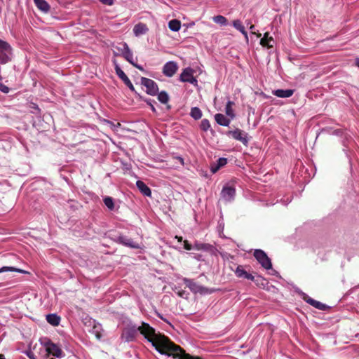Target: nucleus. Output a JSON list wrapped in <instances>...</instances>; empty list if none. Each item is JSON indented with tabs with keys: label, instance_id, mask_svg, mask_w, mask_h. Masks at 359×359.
<instances>
[{
	"label": "nucleus",
	"instance_id": "nucleus-1",
	"mask_svg": "<svg viewBox=\"0 0 359 359\" xmlns=\"http://www.w3.org/2000/svg\"><path fill=\"white\" fill-rule=\"evenodd\" d=\"M158 353L179 359H201L186 353L179 346L172 342L168 337L158 332Z\"/></svg>",
	"mask_w": 359,
	"mask_h": 359
},
{
	"label": "nucleus",
	"instance_id": "nucleus-2",
	"mask_svg": "<svg viewBox=\"0 0 359 359\" xmlns=\"http://www.w3.org/2000/svg\"><path fill=\"white\" fill-rule=\"evenodd\" d=\"M137 332H140V333L151 344L152 346L157 350V334L155 332V329L151 327L148 323H142V325L137 327L135 326L127 327L124 330L122 337L124 338L126 341H131L135 339Z\"/></svg>",
	"mask_w": 359,
	"mask_h": 359
},
{
	"label": "nucleus",
	"instance_id": "nucleus-3",
	"mask_svg": "<svg viewBox=\"0 0 359 359\" xmlns=\"http://www.w3.org/2000/svg\"><path fill=\"white\" fill-rule=\"evenodd\" d=\"M253 255L264 269L268 270L272 268L271 259L267 256L264 251L259 249L255 250Z\"/></svg>",
	"mask_w": 359,
	"mask_h": 359
},
{
	"label": "nucleus",
	"instance_id": "nucleus-4",
	"mask_svg": "<svg viewBox=\"0 0 359 359\" xmlns=\"http://www.w3.org/2000/svg\"><path fill=\"white\" fill-rule=\"evenodd\" d=\"M12 54V48L5 41L0 39V62L6 64L11 60V55Z\"/></svg>",
	"mask_w": 359,
	"mask_h": 359
},
{
	"label": "nucleus",
	"instance_id": "nucleus-5",
	"mask_svg": "<svg viewBox=\"0 0 359 359\" xmlns=\"http://www.w3.org/2000/svg\"><path fill=\"white\" fill-rule=\"evenodd\" d=\"M250 266L238 265L234 270L236 277L239 278L247 279L253 281L255 280L254 276L250 273Z\"/></svg>",
	"mask_w": 359,
	"mask_h": 359
},
{
	"label": "nucleus",
	"instance_id": "nucleus-6",
	"mask_svg": "<svg viewBox=\"0 0 359 359\" xmlns=\"http://www.w3.org/2000/svg\"><path fill=\"white\" fill-rule=\"evenodd\" d=\"M141 83L145 88L147 94L153 96L157 95V86L153 80L142 77Z\"/></svg>",
	"mask_w": 359,
	"mask_h": 359
},
{
	"label": "nucleus",
	"instance_id": "nucleus-7",
	"mask_svg": "<svg viewBox=\"0 0 359 359\" xmlns=\"http://www.w3.org/2000/svg\"><path fill=\"white\" fill-rule=\"evenodd\" d=\"M114 69L116 74L117 76L123 81V83L132 90H135V88L128 79V77L126 76V74L123 72V71L121 69L119 65L114 62Z\"/></svg>",
	"mask_w": 359,
	"mask_h": 359
},
{
	"label": "nucleus",
	"instance_id": "nucleus-8",
	"mask_svg": "<svg viewBox=\"0 0 359 359\" xmlns=\"http://www.w3.org/2000/svg\"><path fill=\"white\" fill-rule=\"evenodd\" d=\"M46 351L47 352V357L53 355V356L60 358L62 355V349L57 344L52 342H48L46 344Z\"/></svg>",
	"mask_w": 359,
	"mask_h": 359
},
{
	"label": "nucleus",
	"instance_id": "nucleus-9",
	"mask_svg": "<svg viewBox=\"0 0 359 359\" xmlns=\"http://www.w3.org/2000/svg\"><path fill=\"white\" fill-rule=\"evenodd\" d=\"M180 79L182 82H188L191 84L197 83V80L193 76V70L191 68H186L180 74Z\"/></svg>",
	"mask_w": 359,
	"mask_h": 359
},
{
	"label": "nucleus",
	"instance_id": "nucleus-10",
	"mask_svg": "<svg viewBox=\"0 0 359 359\" xmlns=\"http://www.w3.org/2000/svg\"><path fill=\"white\" fill-rule=\"evenodd\" d=\"M233 139L241 142L243 144L247 145L248 143V134L241 129H236L233 131H229Z\"/></svg>",
	"mask_w": 359,
	"mask_h": 359
},
{
	"label": "nucleus",
	"instance_id": "nucleus-11",
	"mask_svg": "<svg viewBox=\"0 0 359 359\" xmlns=\"http://www.w3.org/2000/svg\"><path fill=\"white\" fill-rule=\"evenodd\" d=\"M178 69V66L176 62L170 61L168 62L163 67V73L168 77L172 76Z\"/></svg>",
	"mask_w": 359,
	"mask_h": 359
},
{
	"label": "nucleus",
	"instance_id": "nucleus-12",
	"mask_svg": "<svg viewBox=\"0 0 359 359\" xmlns=\"http://www.w3.org/2000/svg\"><path fill=\"white\" fill-rule=\"evenodd\" d=\"M236 194V190L231 187H224L221 195L223 199L226 201H230L233 199Z\"/></svg>",
	"mask_w": 359,
	"mask_h": 359
},
{
	"label": "nucleus",
	"instance_id": "nucleus-13",
	"mask_svg": "<svg viewBox=\"0 0 359 359\" xmlns=\"http://www.w3.org/2000/svg\"><path fill=\"white\" fill-rule=\"evenodd\" d=\"M118 241L120 243L123 244L125 246L137 249L140 248V245L137 242L134 241L132 238H128L126 236H121L118 237Z\"/></svg>",
	"mask_w": 359,
	"mask_h": 359
},
{
	"label": "nucleus",
	"instance_id": "nucleus-14",
	"mask_svg": "<svg viewBox=\"0 0 359 359\" xmlns=\"http://www.w3.org/2000/svg\"><path fill=\"white\" fill-rule=\"evenodd\" d=\"M149 29L147 26L142 22H140L135 25L133 28V32L136 36L145 34L148 32Z\"/></svg>",
	"mask_w": 359,
	"mask_h": 359
},
{
	"label": "nucleus",
	"instance_id": "nucleus-15",
	"mask_svg": "<svg viewBox=\"0 0 359 359\" xmlns=\"http://www.w3.org/2000/svg\"><path fill=\"white\" fill-rule=\"evenodd\" d=\"M294 93L292 89H278L273 92V94L278 97L287 98L291 97Z\"/></svg>",
	"mask_w": 359,
	"mask_h": 359
},
{
	"label": "nucleus",
	"instance_id": "nucleus-16",
	"mask_svg": "<svg viewBox=\"0 0 359 359\" xmlns=\"http://www.w3.org/2000/svg\"><path fill=\"white\" fill-rule=\"evenodd\" d=\"M273 43L274 40L272 36H269V32H266L260 40V44L264 47L271 48Z\"/></svg>",
	"mask_w": 359,
	"mask_h": 359
},
{
	"label": "nucleus",
	"instance_id": "nucleus-17",
	"mask_svg": "<svg viewBox=\"0 0 359 359\" xmlns=\"http://www.w3.org/2000/svg\"><path fill=\"white\" fill-rule=\"evenodd\" d=\"M215 119L217 124L222 126H229L231 123V119L226 118L222 114H216L215 115Z\"/></svg>",
	"mask_w": 359,
	"mask_h": 359
},
{
	"label": "nucleus",
	"instance_id": "nucleus-18",
	"mask_svg": "<svg viewBox=\"0 0 359 359\" xmlns=\"http://www.w3.org/2000/svg\"><path fill=\"white\" fill-rule=\"evenodd\" d=\"M136 185L142 194L147 196H151V189L144 182L140 180H137L136 182Z\"/></svg>",
	"mask_w": 359,
	"mask_h": 359
},
{
	"label": "nucleus",
	"instance_id": "nucleus-19",
	"mask_svg": "<svg viewBox=\"0 0 359 359\" xmlns=\"http://www.w3.org/2000/svg\"><path fill=\"white\" fill-rule=\"evenodd\" d=\"M122 55L124 58L128 61L131 65H133L135 62L133 61V55L130 49L129 48L128 44L125 43L123 44V50L122 51Z\"/></svg>",
	"mask_w": 359,
	"mask_h": 359
},
{
	"label": "nucleus",
	"instance_id": "nucleus-20",
	"mask_svg": "<svg viewBox=\"0 0 359 359\" xmlns=\"http://www.w3.org/2000/svg\"><path fill=\"white\" fill-rule=\"evenodd\" d=\"M36 6L41 11L48 13L50 11V6L45 0H34Z\"/></svg>",
	"mask_w": 359,
	"mask_h": 359
},
{
	"label": "nucleus",
	"instance_id": "nucleus-21",
	"mask_svg": "<svg viewBox=\"0 0 359 359\" xmlns=\"http://www.w3.org/2000/svg\"><path fill=\"white\" fill-rule=\"evenodd\" d=\"M304 300L308 303L310 305L314 306L315 308L318 309H320V310H325V308H326V305L318 302V301H316L309 297H306L304 298Z\"/></svg>",
	"mask_w": 359,
	"mask_h": 359
},
{
	"label": "nucleus",
	"instance_id": "nucleus-22",
	"mask_svg": "<svg viewBox=\"0 0 359 359\" xmlns=\"http://www.w3.org/2000/svg\"><path fill=\"white\" fill-rule=\"evenodd\" d=\"M227 163V159L225 158H219L216 164L211 165V171L212 173L217 172L222 167Z\"/></svg>",
	"mask_w": 359,
	"mask_h": 359
},
{
	"label": "nucleus",
	"instance_id": "nucleus-23",
	"mask_svg": "<svg viewBox=\"0 0 359 359\" xmlns=\"http://www.w3.org/2000/svg\"><path fill=\"white\" fill-rule=\"evenodd\" d=\"M47 322L53 326H57L60 322V317L55 313L48 314L46 316Z\"/></svg>",
	"mask_w": 359,
	"mask_h": 359
},
{
	"label": "nucleus",
	"instance_id": "nucleus-24",
	"mask_svg": "<svg viewBox=\"0 0 359 359\" xmlns=\"http://www.w3.org/2000/svg\"><path fill=\"white\" fill-rule=\"evenodd\" d=\"M213 248V246L210 244L199 242H196L194 245V249L197 250L212 251Z\"/></svg>",
	"mask_w": 359,
	"mask_h": 359
},
{
	"label": "nucleus",
	"instance_id": "nucleus-25",
	"mask_svg": "<svg viewBox=\"0 0 359 359\" xmlns=\"http://www.w3.org/2000/svg\"><path fill=\"white\" fill-rule=\"evenodd\" d=\"M233 105H234V102L229 100L225 107V113L228 116L231 118V119H233L235 117V114L232 109Z\"/></svg>",
	"mask_w": 359,
	"mask_h": 359
},
{
	"label": "nucleus",
	"instance_id": "nucleus-26",
	"mask_svg": "<svg viewBox=\"0 0 359 359\" xmlns=\"http://www.w3.org/2000/svg\"><path fill=\"white\" fill-rule=\"evenodd\" d=\"M168 27L173 32H177L181 28V22L176 19L172 20L168 22Z\"/></svg>",
	"mask_w": 359,
	"mask_h": 359
},
{
	"label": "nucleus",
	"instance_id": "nucleus-27",
	"mask_svg": "<svg viewBox=\"0 0 359 359\" xmlns=\"http://www.w3.org/2000/svg\"><path fill=\"white\" fill-rule=\"evenodd\" d=\"M190 116L195 120H198L202 117V111L198 107H192Z\"/></svg>",
	"mask_w": 359,
	"mask_h": 359
},
{
	"label": "nucleus",
	"instance_id": "nucleus-28",
	"mask_svg": "<svg viewBox=\"0 0 359 359\" xmlns=\"http://www.w3.org/2000/svg\"><path fill=\"white\" fill-rule=\"evenodd\" d=\"M7 271H16L21 273H27V272L22 270V269H18L15 267H10V266H4L0 269V273L3 272H7Z\"/></svg>",
	"mask_w": 359,
	"mask_h": 359
},
{
	"label": "nucleus",
	"instance_id": "nucleus-29",
	"mask_svg": "<svg viewBox=\"0 0 359 359\" xmlns=\"http://www.w3.org/2000/svg\"><path fill=\"white\" fill-rule=\"evenodd\" d=\"M158 101L163 104H166L169 101V95L165 91L158 93Z\"/></svg>",
	"mask_w": 359,
	"mask_h": 359
},
{
	"label": "nucleus",
	"instance_id": "nucleus-30",
	"mask_svg": "<svg viewBox=\"0 0 359 359\" xmlns=\"http://www.w3.org/2000/svg\"><path fill=\"white\" fill-rule=\"evenodd\" d=\"M104 205L111 210H112L114 208V203L113 198L110 196H106L104 198Z\"/></svg>",
	"mask_w": 359,
	"mask_h": 359
},
{
	"label": "nucleus",
	"instance_id": "nucleus-31",
	"mask_svg": "<svg viewBox=\"0 0 359 359\" xmlns=\"http://www.w3.org/2000/svg\"><path fill=\"white\" fill-rule=\"evenodd\" d=\"M213 21L215 23L222 25H226L227 24V20L225 17L222 15H216L213 18Z\"/></svg>",
	"mask_w": 359,
	"mask_h": 359
},
{
	"label": "nucleus",
	"instance_id": "nucleus-32",
	"mask_svg": "<svg viewBox=\"0 0 359 359\" xmlns=\"http://www.w3.org/2000/svg\"><path fill=\"white\" fill-rule=\"evenodd\" d=\"M200 128L203 131H208L210 128V123L208 119H203L201 122Z\"/></svg>",
	"mask_w": 359,
	"mask_h": 359
},
{
	"label": "nucleus",
	"instance_id": "nucleus-33",
	"mask_svg": "<svg viewBox=\"0 0 359 359\" xmlns=\"http://www.w3.org/2000/svg\"><path fill=\"white\" fill-rule=\"evenodd\" d=\"M233 26L239 32H244L245 27L242 25V22L239 20H235L233 21Z\"/></svg>",
	"mask_w": 359,
	"mask_h": 359
},
{
	"label": "nucleus",
	"instance_id": "nucleus-34",
	"mask_svg": "<svg viewBox=\"0 0 359 359\" xmlns=\"http://www.w3.org/2000/svg\"><path fill=\"white\" fill-rule=\"evenodd\" d=\"M0 90L4 93H8L9 88L3 83H0Z\"/></svg>",
	"mask_w": 359,
	"mask_h": 359
},
{
	"label": "nucleus",
	"instance_id": "nucleus-35",
	"mask_svg": "<svg viewBox=\"0 0 359 359\" xmlns=\"http://www.w3.org/2000/svg\"><path fill=\"white\" fill-rule=\"evenodd\" d=\"M145 102L151 107V109L153 111H156V109L153 104V103L155 102L154 100L149 99V100H145Z\"/></svg>",
	"mask_w": 359,
	"mask_h": 359
},
{
	"label": "nucleus",
	"instance_id": "nucleus-36",
	"mask_svg": "<svg viewBox=\"0 0 359 359\" xmlns=\"http://www.w3.org/2000/svg\"><path fill=\"white\" fill-rule=\"evenodd\" d=\"M184 248L187 250H190L191 249H194V246H192L191 244H189L187 241H184Z\"/></svg>",
	"mask_w": 359,
	"mask_h": 359
},
{
	"label": "nucleus",
	"instance_id": "nucleus-37",
	"mask_svg": "<svg viewBox=\"0 0 359 359\" xmlns=\"http://www.w3.org/2000/svg\"><path fill=\"white\" fill-rule=\"evenodd\" d=\"M174 159L176 161V163H179L180 165H184V159L181 156H175Z\"/></svg>",
	"mask_w": 359,
	"mask_h": 359
},
{
	"label": "nucleus",
	"instance_id": "nucleus-38",
	"mask_svg": "<svg viewBox=\"0 0 359 359\" xmlns=\"http://www.w3.org/2000/svg\"><path fill=\"white\" fill-rule=\"evenodd\" d=\"M100 2H102L104 4L111 6L114 3V0H99Z\"/></svg>",
	"mask_w": 359,
	"mask_h": 359
},
{
	"label": "nucleus",
	"instance_id": "nucleus-39",
	"mask_svg": "<svg viewBox=\"0 0 359 359\" xmlns=\"http://www.w3.org/2000/svg\"><path fill=\"white\" fill-rule=\"evenodd\" d=\"M133 65L134 67H135L136 68L139 69H140V70H141V71H143V70H144V69H143V67H142V66H140V65H138L137 64H136V63H135V62L133 64Z\"/></svg>",
	"mask_w": 359,
	"mask_h": 359
},
{
	"label": "nucleus",
	"instance_id": "nucleus-40",
	"mask_svg": "<svg viewBox=\"0 0 359 359\" xmlns=\"http://www.w3.org/2000/svg\"><path fill=\"white\" fill-rule=\"evenodd\" d=\"M243 34V35L244 36L245 40L248 41V33L247 32L245 31V29L244 30V32H241Z\"/></svg>",
	"mask_w": 359,
	"mask_h": 359
},
{
	"label": "nucleus",
	"instance_id": "nucleus-41",
	"mask_svg": "<svg viewBox=\"0 0 359 359\" xmlns=\"http://www.w3.org/2000/svg\"><path fill=\"white\" fill-rule=\"evenodd\" d=\"M178 294L180 296V297H184V294H186V292L182 290L181 292H178Z\"/></svg>",
	"mask_w": 359,
	"mask_h": 359
},
{
	"label": "nucleus",
	"instance_id": "nucleus-42",
	"mask_svg": "<svg viewBox=\"0 0 359 359\" xmlns=\"http://www.w3.org/2000/svg\"><path fill=\"white\" fill-rule=\"evenodd\" d=\"M250 29L251 30L252 33V34H256L255 32H254V29H255V26L253 25H251L250 27Z\"/></svg>",
	"mask_w": 359,
	"mask_h": 359
},
{
	"label": "nucleus",
	"instance_id": "nucleus-43",
	"mask_svg": "<svg viewBox=\"0 0 359 359\" xmlns=\"http://www.w3.org/2000/svg\"><path fill=\"white\" fill-rule=\"evenodd\" d=\"M175 238H177V239L178 240V241H180V242H182V237H181V236H180V237H179V236H175Z\"/></svg>",
	"mask_w": 359,
	"mask_h": 359
},
{
	"label": "nucleus",
	"instance_id": "nucleus-44",
	"mask_svg": "<svg viewBox=\"0 0 359 359\" xmlns=\"http://www.w3.org/2000/svg\"><path fill=\"white\" fill-rule=\"evenodd\" d=\"M355 65H356L357 67H359V58H356V60H355Z\"/></svg>",
	"mask_w": 359,
	"mask_h": 359
},
{
	"label": "nucleus",
	"instance_id": "nucleus-45",
	"mask_svg": "<svg viewBox=\"0 0 359 359\" xmlns=\"http://www.w3.org/2000/svg\"><path fill=\"white\" fill-rule=\"evenodd\" d=\"M28 356L30 359H35V358L33 355L28 354Z\"/></svg>",
	"mask_w": 359,
	"mask_h": 359
},
{
	"label": "nucleus",
	"instance_id": "nucleus-46",
	"mask_svg": "<svg viewBox=\"0 0 359 359\" xmlns=\"http://www.w3.org/2000/svg\"><path fill=\"white\" fill-rule=\"evenodd\" d=\"M0 359H5V357L3 354H0Z\"/></svg>",
	"mask_w": 359,
	"mask_h": 359
},
{
	"label": "nucleus",
	"instance_id": "nucleus-47",
	"mask_svg": "<svg viewBox=\"0 0 359 359\" xmlns=\"http://www.w3.org/2000/svg\"><path fill=\"white\" fill-rule=\"evenodd\" d=\"M257 37H260L261 36V34H257Z\"/></svg>",
	"mask_w": 359,
	"mask_h": 359
},
{
	"label": "nucleus",
	"instance_id": "nucleus-48",
	"mask_svg": "<svg viewBox=\"0 0 359 359\" xmlns=\"http://www.w3.org/2000/svg\"><path fill=\"white\" fill-rule=\"evenodd\" d=\"M158 317H160L161 318H163L160 316V314H158Z\"/></svg>",
	"mask_w": 359,
	"mask_h": 359
},
{
	"label": "nucleus",
	"instance_id": "nucleus-49",
	"mask_svg": "<svg viewBox=\"0 0 359 359\" xmlns=\"http://www.w3.org/2000/svg\"><path fill=\"white\" fill-rule=\"evenodd\" d=\"M50 359H54V358H50Z\"/></svg>",
	"mask_w": 359,
	"mask_h": 359
}]
</instances>
